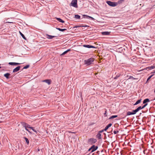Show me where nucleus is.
I'll list each match as a JSON object with an SVG mask.
<instances>
[{"label": "nucleus", "mask_w": 155, "mask_h": 155, "mask_svg": "<svg viewBox=\"0 0 155 155\" xmlns=\"http://www.w3.org/2000/svg\"><path fill=\"white\" fill-rule=\"evenodd\" d=\"M153 76V75H151L147 79V81L146 83H147V81L151 78V77H152Z\"/></svg>", "instance_id": "28"}, {"label": "nucleus", "mask_w": 155, "mask_h": 155, "mask_svg": "<svg viewBox=\"0 0 155 155\" xmlns=\"http://www.w3.org/2000/svg\"><path fill=\"white\" fill-rule=\"evenodd\" d=\"M94 59L92 58H90L89 59L85 60L84 61L85 64H87V65H90L93 64V62L94 61Z\"/></svg>", "instance_id": "1"}, {"label": "nucleus", "mask_w": 155, "mask_h": 155, "mask_svg": "<svg viewBox=\"0 0 155 155\" xmlns=\"http://www.w3.org/2000/svg\"><path fill=\"white\" fill-rule=\"evenodd\" d=\"M19 33H20V35H21V37L25 40H26V38H25V36L24 35L21 33V32L20 31H19Z\"/></svg>", "instance_id": "23"}, {"label": "nucleus", "mask_w": 155, "mask_h": 155, "mask_svg": "<svg viewBox=\"0 0 155 155\" xmlns=\"http://www.w3.org/2000/svg\"><path fill=\"white\" fill-rule=\"evenodd\" d=\"M133 112V113L134 114H135L137 113V112L136 111V110H133V112Z\"/></svg>", "instance_id": "32"}, {"label": "nucleus", "mask_w": 155, "mask_h": 155, "mask_svg": "<svg viewBox=\"0 0 155 155\" xmlns=\"http://www.w3.org/2000/svg\"><path fill=\"white\" fill-rule=\"evenodd\" d=\"M25 129L26 130H27V131H28V130L27 129V128H25Z\"/></svg>", "instance_id": "45"}, {"label": "nucleus", "mask_w": 155, "mask_h": 155, "mask_svg": "<svg viewBox=\"0 0 155 155\" xmlns=\"http://www.w3.org/2000/svg\"><path fill=\"white\" fill-rule=\"evenodd\" d=\"M112 125V124L111 123L109 124L107 126L105 127V128L104 129V131H106L109 127L111 126Z\"/></svg>", "instance_id": "12"}, {"label": "nucleus", "mask_w": 155, "mask_h": 155, "mask_svg": "<svg viewBox=\"0 0 155 155\" xmlns=\"http://www.w3.org/2000/svg\"><path fill=\"white\" fill-rule=\"evenodd\" d=\"M97 142V140L96 139L94 138H91L88 139V143L90 144H93Z\"/></svg>", "instance_id": "3"}, {"label": "nucleus", "mask_w": 155, "mask_h": 155, "mask_svg": "<svg viewBox=\"0 0 155 155\" xmlns=\"http://www.w3.org/2000/svg\"><path fill=\"white\" fill-rule=\"evenodd\" d=\"M106 113H107V110H105V113H104V115H105V116H107V115H106Z\"/></svg>", "instance_id": "40"}, {"label": "nucleus", "mask_w": 155, "mask_h": 155, "mask_svg": "<svg viewBox=\"0 0 155 155\" xmlns=\"http://www.w3.org/2000/svg\"><path fill=\"white\" fill-rule=\"evenodd\" d=\"M141 101V99L138 100L136 102V103H135L134 105H135L139 104V103H140Z\"/></svg>", "instance_id": "22"}, {"label": "nucleus", "mask_w": 155, "mask_h": 155, "mask_svg": "<svg viewBox=\"0 0 155 155\" xmlns=\"http://www.w3.org/2000/svg\"><path fill=\"white\" fill-rule=\"evenodd\" d=\"M124 0H120L119 1H118V2H117V3H118V4H120Z\"/></svg>", "instance_id": "29"}, {"label": "nucleus", "mask_w": 155, "mask_h": 155, "mask_svg": "<svg viewBox=\"0 0 155 155\" xmlns=\"http://www.w3.org/2000/svg\"><path fill=\"white\" fill-rule=\"evenodd\" d=\"M31 129L34 132H36V130L33 127H31Z\"/></svg>", "instance_id": "37"}, {"label": "nucleus", "mask_w": 155, "mask_h": 155, "mask_svg": "<svg viewBox=\"0 0 155 155\" xmlns=\"http://www.w3.org/2000/svg\"><path fill=\"white\" fill-rule=\"evenodd\" d=\"M96 137L97 138L98 140H100L101 139V135L100 133H98L96 135Z\"/></svg>", "instance_id": "13"}, {"label": "nucleus", "mask_w": 155, "mask_h": 155, "mask_svg": "<svg viewBox=\"0 0 155 155\" xmlns=\"http://www.w3.org/2000/svg\"><path fill=\"white\" fill-rule=\"evenodd\" d=\"M71 51L70 49H68L66 50V51H64V52H63L61 54V55H63L66 54L69 51Z\"/></svg>", "instance_id": "18"}, {"label": "nucleus", "mask_w": 155, "mask_h": 155, "mask_svg": "<svg viewBox=\"0 0 155 155\" xmlns=\"http://www.w3.org/2000/svg\"><path fill=\"white\" fill-rule=\"evenodd\" d=\"M21 63H15V62H9L8 64L10 65H18L21 64Z\"/></svg>", "instance_id": "10"}, {"label": "nucleus", "mask_w": 155, "mask_h": 155, "mask_svg": "<svg viewBox=\"0 0 155 155\" xmlns=\"http://www.w3.org/2000/svg\"><path fill=\"white\" fill-rule=\"evenodd\" d=\"M134 78L133 77V76H130L129 78L128 79H131V78Z\"/></svg>", "instance_id": "42"}, {"label": "nucleus", "mask_w": 155, "mask_h": 155, "mask_svg": "<svg viewBox=\"0 0 155 155\" xmlns=\"http://www.w3.org/2000/svg\"><path fill=\"white\" fill-rule=\"evenodd\" d=\"M117 117V115H113L111 116L109 118V119H113L114 118Z\"/></svg>", "instance_id": "24"}, {"label": "nucleus", "mask_w": 155, "mask_h": 155, "mask_svg": "<svg viewBox=\"0 0 155 155\" xmlns=\"http://www.w3.org/2000/svg\"><path fill=\"white\" fill-rule=\"evenodd\" d=\"M24 138L25 139L26 142L28 144L29 143V140L27 138L25 137H24Z\"/></svg>", "instance_id": "26"}, {"label": "nucleus", "mask_w": 155, "mask_h": 155, "mask_svg": "<svg viewBox=\"0 0 155 155\" xmlns=\"http://www.w3.org/2000/svg\"><path fill=\"white\" fill-rule=\"evenodd\" d=\"M56 29L61 31H64L67 30V29H61L58 28H57Z\"/></svg>", "instance_id": "19"}, {"label": "nucleus", "mask_w": 155, "mask_h": 155, "mask_svg": "<svg viewBox=\"0 0 155 155\" xmlns=\"http://www.w3.org/2000/svg\"><path fill=\"white\" fill-rule=\"evenodd\" d=\"M56 19L59 22L63 23L64 22V21L63 20H62L61 18H56Z\"/></svg>", "instance_id": "16"}, {"label": "nucleus", "mask_w": 155, "mask_h": 155, "mask_svg": "<svg viewBox=\"0 0 155 155\" xmlns=\"http://www.w3.org/2000/svg\"><path fill=\"white\" fill-rule=\"evenodd\" d=\"M102 35H108L110 34V32L108 31H104L101 33Z\"/></svg>", "instance_id": "15"}, {"label": "nucleus", "mask_w": 155, "mask_h": 155, "mask_svg": "<svg viewBox=\"0 0 155 155\" xmlns=\"http://www.w3.org/2000/svg\"><path fill=\"white\" fill-rule=\"evenodd\" d=\"M119 132V130H114V134H117Z\"/></svg>", "instance_id": "31"}, {"label": "nucleus", "mask_w": 155, "mask_h": 155, "mask_svg": "<svg viewBox=\"0 0 155 155\" xmlns=\"http://www.w3.org/2000/svg\"><path fill=\"white\" fill-rule=\"evenodd\" d=\"M82 27V26H75L74 27L75 28H77V27Z\"/></svg>", "instance_id": "43"}, {"label": "nucleus", "mask_w": 155, "mask_h": 155, "mask_svg": "<svg viewBox=\"0 0 155 155\" xmlns=\"http://www.w3.org/2000/svg\"><path fill=\"white\" fill-rule=\"evenodd\" d=\"M154 73H155V71L154 72Z\"/></svg>", "instance_id": "47"}, {"label": "nucleus", "mask_w": 155, "mask_h": 155, "mask_svg": "<svg viewBox=\"0 0 155 155\" xmlns=\"http://www.w3.org/2000/svg\"><path fill=\"white\" fill-rule=\"evenodd\" d=\"M133 114L132 112H131L130 111H128L127 112V116H129L130 115H133Z\"/></svg>", "instance_id": "21"}, {"label": "nucleus", "mask_w": 155, "mask_h": 155, "mask_svg": "<svg viewBox=\"0 0 155 155\" xmlns=\"http://www.w3.org/2000/svg\"><path fill=\"white\" fill-rule=\"evenodd\" d=\"M46 38L48 39H52L53 38L56 37V36H52L51 35H49L48 34L46 35Z\"/></svg>", "instance_id": "11"}, {"label": "nucleus", "mask_w": 155, "mask_h": 155, "mask_svg": "<svg viewBox=\"0 0 155 155\" xmlns=\"http://www.w3.org/2000/svg\"><path fill=\"white\" fill-rule=\"evenodd\" d=\"M83 18H90L91 19L93 20H94V18L91 16H89L86 15H83Z\"/></svg>", "instance_id": "7"}, {"label": "nucleus", "mask_w": 155, "mask_h": 155, "mask_svg": "<svg viewBox=\"0 0 155 155\" xmlns=\"http://www.w3.org/2000/svg\"><path fill=\"white\" fill-rule=\"evenodd\" d=\"M150 101L149 99L148 98H147L144 99L143 101V104H146L147 102Z\"/></svg>", "instance_id": "20"}, {"label": "nucleus", "mask_w": 155, "mask_h": 155, "mask_svg": "<svg viewBox=\"0 0 155 155\" xmlns=\"http://www.w3.org/2000/svg\"><path fill=\"white\" fill-rule=\"evenodd\" d=\"M20 68V66H18L14 69L13 71V72H15L18 71Z\"/></svg>", "instance_id": "9"}, {"label": "nucleus", "mask_w": 155, "mask_h": 155, "mask_svg": "<svg viewBox=\"0 0 155 155\" xmlns=\"http://www.w3.org/2000/svg\"><path fill=\"white\" fill-rule=\"evenodd\" d=\"M42 82H46L48 85H50L51 84V81L50 79H46L43 80Z\"/></svg>", "instance_id": "8"}, {"label": "nucleus", "mask_w": 155, "mask_h": 155, "mask_svg": "<svg viewBox=\"0 0 155 155\" xmlns=\"http://www.w3.org/2000/svg\"><path fill=\"white\" fill-rule=\"evenodd\" d=\"M10 75V74L8 73H7L4 74V76L7 78L9 79L10 78L9 76Z\"/></svg>", "instance_id": "14"}, {"label": "nucleus", "mask_w": 155, "mask_h": 155, "mask_svg": "<svg viewBox=\"0 0 155 155\" xmlns=\"http://www.w3.org/2000/svg\"><path fill=\"white\" fill-rule=\"evenodd\" d=\"M147 68H148L150 70L155 68V64H153V65L149 67H147Z\"/></svg>", "instance_id": "17"}, {"label": "nucleus", "mask_w": 155, "mask_h": 155, "mask_svg": "<svg viewBox=\"0 0 155 155\" xmlns=\"http://www.w3.org/2000/svg\"><path fill=\"white\" fill-rule=\"evenodd\" d=\"M28 124L24 123L22 124V125L23 126V127H24L25 128H26V127L27 126Z\"/></svg>", "instance_id": "27"}, {"label": "nucleus", "mask_w": 155, "mask_h": 155, "mask_svg": "<svg viewBox=\"0 0 155 155\" xmlns=\"http://www.w3.org/2000/svg\"><path fill=\"white\" fill-rule=\"evenodd\" d=\"M77 0H73L72 1L71 4V5L74 7H77Z\"/></svg>", "instance_id": "5"}, {"label": "nucleus", "mask_w": 155, "mask_h": 155, "mask_svg": "<svg viewBox=\"0 0 155 155\" xmlns=\"http://www.w3.org/2000/svg\"><path fill=\"white\" fill-rule=\"evenodd\" d=\"M31 127H30L29 125L28 124H27V126L26 127V128L31 129Z\"/></svg>", "instance_id": "35"}, {"label": "nucleus", "mask_w": 155, "mask_h": 155, "mask_svg": "<svg viewBox=\"0 0 155 155\" xmlns=\"http://www.w3.org/2000/svg\"><path fill=\"white\" fill-rule=\"evenodd\" d=\"M138 109H139V110L143 109L142 107H141V106H140V107H138Z\"/></svg>", "instance_id": "38"}, {"label": "nucleus", "mask_w": 155, "mask_h": 155, "mask_svg": "<svg viewBox=\"0 0 155 155\" xmlns=\"http://www.w3.org/2000/svg\"><path fill=\"white\" fill-rule=\"evenodd\" d=\"M135 110H136V111L137 112H138V111L140 110H139V109H138V108H137L136 109H135Z\"/></svg>", "instance_id": "41"}, {"label": "nucleus", "mask_w": 155, "mask_h": 155, "mask_svg": "<svg viewBox=\"0 0 155 155\" xmlns=\"http://www.w3.org/2000/svg\"><path fill=\"white\" fill-rule=\"evenodd\" d=\"M28 131L30 133H31V132L30 131H29V130H28Z\"/></svg>", "instance_id": "46"}, {"label": "nucleus", "mask_w": 155, "mask_h": 155, "mask_svg": "<svg viewBox=\"0 0 155 155\" xmlns=\"http://www.w3.org/2000/svg\"><path fill=\"white\" fill-rule=\"evenodd\" d=\"M104 131V129H103L102 130L99 131L98 132V133H102V132H103Z\"/></svg>", "instance_id": "36"}, {"label": "nucleus", "mask_w": 155, "mask_h": 155, "mask_svg": "<svg viewBox=\"0 0 155 155\" xmlns=\"http://www.w3.org/2000/svg\"><path fill=\"white\" fill-rule=\"evenodd\" d=\"M12 22H10V21H7L6 22V23H12Z\"/></svg>", "instance_id": "39"}, {"label": "nucleus", "mask_w": 155, "mask_h": 155, "mask_svg": "<svg viewBox=\"0 0 155 155\" xmlns=\"http://www.w3.org/2000/svg\"><path fill=\"white\" fill-rule=\"evenodd\" d=\"M106 3L110 6L112 7H115L118 5V3L115 2H111L110 1H108L106 2Z\"/></svg>", "instance_id": "2"}, {"label": "nucleus", "mask_w": 155, "mask_h": 155, "mask_svg": "<svg viewBox=\"0 0 155 155\" xmlns=\"http://www.w3.org/2000/svg\"><path fill=\"white\" fill-rule=\"evenodd\" d=\"M120 75H117L116 76L114 77V79H115L119 77Z\"/></svg>", "instance_id": "34"}, {"label": "nucleus", "mask_w": 155, "mask_h": 155, "mask_svg": "<svg viewBox=\"0 0 155 155\" xmlns=\"http://www.w3.org/2000/svg\"><path fill=\"white\" fill-rule=\"evenodd\" d=\"M83 46L85 48H95V47H94V46H93L92 45H83Z\"/></svg>", "instance_id": "6"}, {"label": "nucleus", "mask_w": 155, "mask_h": 155, "mask_svg": "<svg viewBox=\"0 0 155 155\" xmlns=\"http://www.w3.org/2000/svg\"><path fill=\"white\" fill-rule=\"evenodd\" d=\"M98 147L97 146H95L94 145H93L88 149V151H91V153H92L96 150L97 149Z\"/></svg>", "instance_id": "4"}, {"label": "nucleus", "mask_w": 155, "mask_h": 155, "mask_svg": "<svg viewBox=\"0 0 155 155\" xmlns=\"http://www.w3.org/2000/svg\"><path fill=\"white\" fill-rule=\"evenodd\" d=\"M74 18L77 19H80L81 17L79 15H76L74 16Z\"/></svg>", "instance_id": "25"}, {"label": "nucleus", "mask_w": 155, "mask_h": 155, "mask_svg": "<svg viewBox=\"0 0 155 155\" xmlns=\"http://www.w3.org/2000/svg\"><path fill=\"white\" fill-rule=\"evenodd\" d=\"M145 104L142 107V109L144 108L147 105V104Z\"/></svg>", "instance_id": "33"}, {"label": "nucleus", "mask_w": 155, "mask_h": 155, "mask_svg": "<svg viewBox=\"0 0 155 155\" xmlns=\"http://www.w3.org/2000/svg\"><path fill=\"white\" fill-rule=\"evenodd\" d=\"M29 67V65H27L24 67L23 69H27Z\"/></svg>", "instance_id": "30"}, {"label": "nucleus", "mask_w": 155, "mask_h": 155, "mask_svg": "<svg viewBox=\"0 0 155 155\" xmlns=\"http://www.w3.org/2000/svg\"><path fill=\"white\" fill-rule=\"evenodd\" d=\"M88 26L87 25H84V26H82V27H86Z\"/></svg>", "instance_id": "44"}]
</instances>
